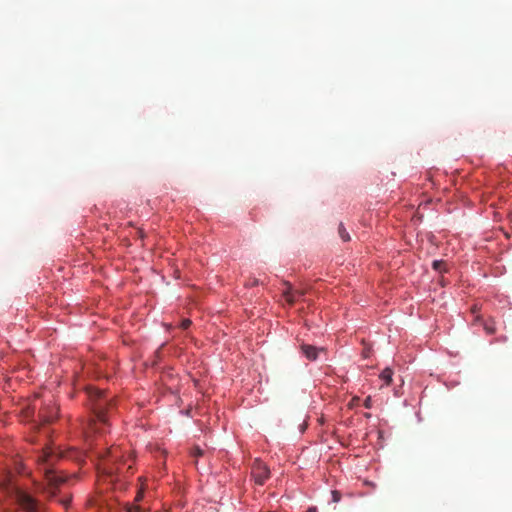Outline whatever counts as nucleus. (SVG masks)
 <instances>
[{"instance_id":"2eb2a0df","label":"nucleus","mask_w":512,"mask_h":512,"mask_svg":"<svg viewBox=\"0 0 512 512\" xmlns=\"http://www.w3.org/2000/svg\"><path fill=\"white\" fill-rule=\"evenodd\" d=\"M191 325V321L189 319H185L181 322L182 329H187Z\"/></svg>"},{"instance_id":"aec40b11","label":"nucleus","mask_w":512,"mask_h":512,"mask_svg":"<svg viewBox=\"0 0 512 512\" xmlns=\"http://www.w3.org/2000/svg\"><path fill=\"white\" fill-rule=\"evenodd\" d=\"M307 512H318L317 508L316 507H309L307 509Z\"/></svg>"},{"instance_id":"39448f33","label":"nucleus","mask_w":512,"mask_h":512,"mask_svg":"<svg viewBox=\"0 0 512 512\" xmlns=\"http://www.w3.org/2000/svg\"><path fill=\"white\" fill-rule=\"evenodd\" d=\"M58 407L49 403L42 407L39 411V418L43 423H51L57 418Z\"/></svg>"},{"instance_id":"1a4fd4ad","label":"nucleus","mask_w":512,"mask_h":512,"mask_svg":"<svg viewBox=\"0 0 512 512\" xmlns=\"http://www.w3.org/2000/svg\"><path fill=\"white\" fill-rule=\"evenodd\" d=\"M101 457L105 458V457H110L112 458L113 460L115 461H118V460H121L123 459V455L121 454V451L119 449V447H110L107 451H106V454L105 455H101Z\"/></svg>"},{"instance_id":"f257e3e1","label":"nucleus","mask_w":512,"mask_h":512,"mask_svg":"<svg viewBox=\"0 0 512 512\" xmlns=\"http://www.w3.org/2000/svg\"><path fill=\"white\" fill-rule=\"evenodd\" d=\"M58 456L50 447L42 450L37 458L38 468L43 473L44 482L39 485V492L45 495L48 499L55 498L57 492H61L60 487L64 485L67 477L61 475L55 469V463Z\"/></svg>"},{"instance_id":"5701e85b","label":"nucleus","mask_w":512,"mask_h":512,"mask_svg":"<svg viewBox=\"0 0 512 512\" xmlns=\"http://www.w3.org/2000/svg\"><path fill=\"white\" fill-rule=\"evenodd\" d=\"M364 356L368 357V351H364Z\"/></svg>"},{"instance_id":"20e7f679","label":"nucleus","mask_w":512,"mask_h":512,"mask_svg":"<svg viewBox=\"0 0 512 512\" xmlns=\"http://www.w3.org/2000/svg\"><path fill=\"white\" fill-rule=\"evenodd\" d=\"M251 475L256 484L263 485L270 476V470L261 460L255 459L252 464Z\"/></svg>"},{"instance_id":"a211bd4d","label":"nucleus","mask_w":512,"mask_h":512,"mask_svg":"<svg viewBox=\"0 0 512 512\" xmlns=\"http://www.w3.org/2000/svg\"><path fill=\"white\" fill-rule=\"evenodd\" d=\"M143 498V491L140 490L136 495L135 501H140Z\"/></svg>"},{"instance_id":"9b49d317","label":"nucleus","mask_w":512,"mask_h":512,"mask_svg":"<svg viewBox=\"0 0 512 512\" xmlns=\"http://www.w3.org/2000/svg\"><path fill=\"white\" fill-rule=\"evenodd\" d=\"M338 234L344 242L350 241V235L345 229L343 223H340L338 226Z\"/></svg>"},{"instance_id":"412c9836","label":"nucleus","mask_w":512,"mask_h":512,"mask_svg":"<svg viewBox=\"0 0 512 512\" xmlns=\"http://www.w3.org/2000/svg\"><path fill=\"white\" fill-rule=\"evenodd\" d=\"M140 508L139 507H135L133 510H130V512H140Z\"/></svg>"},{"instance_id":"dca6fc26","label":"nucleus","mask_w":512,"mask_h":512,"mask_svg":"<svg viewBox=\"0 0 512 512\" xmlns=\"http://www.w3.org/2000/svg\"><path fill=\"white\" fill-rule=\"evenodd\" d=\"M444 263L442 261H434L432 266L435 270H440V267L443 265Z\"/></svg>"},{"instance_id":"9d476101","label":"nucleus","mask_w":512,"mask_h":512,"mask_svg":"<svg viewBox=\"0 0 512 512\" xmlns=\"http://www.w3.org/2000/svg\"><path fill=\"white\" fill-rule=\"evenodd\" d=\"M392 375V370L385 368L380 374V379L383 380L386 385H389L392 382Z\"/></svg>"},{"instance_id":"4be33fe9","label":"nucleus","mask_w":512,"mask_h":512,"mask_svg":"<svg viewBox=\"0 0 512 512\" xmlns=\"http://www.w3.org/2000/svg\"><path fill=\"white\" fill-rule=\"evenodd\" d=\"M257 284H258V280L257 279L253 280V282L251 283L252 286H255Z\"/></svg>"},{"instance_id":"f03ea898","label":"nucleus","mask_w":512,"mask_h":512,"mask_svg":"<svg viewBox=\"0 0 512 512\" xmlns=\"http://www.w3.org/2000/svg\"><path fill=\"white\" fill-rule=\"evenodd\" d=\"M87 395L94 414V418L88 424V431L100 433L104 431L107 423L106 412L113 406L112 399L108 398L103 390L94 387L87 388Z\"/></svg>"},{"instance_id":"ddd939ff","label":"nucleus","mask_w":512,"mask_h":512,"mask_svg":"<svg viewBox=\"0 0 512 512\" xmlns=\"http://www.w3.org/2000/svg\"><path fill=\"white\" fill-rule=\"evenodd\" d=\"M332 501L337 503L341 500V493L337 490L332 491Z\"/></svg>"},{"instance_id":"6ab92c4d","label":"nucleus","mask_w":512,"mask_h":512,"mask_svg":"<svg viewBox=\"0 0 512 512\" xmlns=\"http://www.w3.org/2000/svg\"><path fill=\"white\" fill-rule=\"evenodd\" d=\"M471 311H472L473 314H476L479 311V309H478V307L476 305H474L472 307Z\"/></svg>"},{"instance_id":"423d86ee","label":"nucleus","mask_w":512,"mask_h":512,"mask_svg":"<svg viewBox=\"0 0 512 512\" xmlns=\"http://www.w3.org/2000/svg\"><path fill=\"white\" fill-rule=\"evenodd\" d=\"M284 285L286 288L283 290L282 295L289 305H293L298 298L304 295L303 291L293 290L289 283H284Z\"/></svg>"},{"instance_id":"7ed1b4c3","label":"nucleus","mask_w":512,"mask_h":512,"mask_svg":"<svg viewBox=\"0 0 512 512\" xmlns=\"http://www.w3.org/2000/svg\"><path fill=\"white\" fill-rule=\"evenodd\" d=\"M3 493L18 505V512H45L41 504L27 492L20 489L10 478L6 477L1 483Z\"/></svg>"},{"instance_id":"f8f14e48","label":"nucleus","mask_w":512,"mask_h":512,"mask_svg":"<svg viewBox=\"0 0 512 512\" xmlns=\"http://www.w3.org/2000/svg\"><path fill=\"white\" fill-rule=\"evenodd\" d=\"M57 501L63 505L65 508H67L71 502V496L70 495H64L57 499Z\"/></svg>"},{"instance_id":"b1692460","label":"nucleus","mask_w":512,"mask_h":512,"mask_svg":"<svg viewBox=\"0 0 512 512\" xmlns=\"http://www.w3.org/2000/svg\"><path fill=\"white\" fill-rule=\"evenodd\" d=\"M139 235H140V237L144 236L142 231L139 232Z\"/></svg>"},{"instance_id":"6e6552de","label":"nucleus","mask_w":512,"mask_h":512,"mask_svg":"<svg viewBox=\"0 0 512 512\" xmlns=\"http://www.w3.org/2000/svg\"><path fill=\"white\" fill-rule=\"evenodd\" d=\"M481 324L483 326V329L488 335H492L496 332V327L493 320L485 321L483 320L479 315H476L474 319V324Z\"/></svg>"},{"instance_id":"f3484780","label":"nucleus","mask_w":512,"mask_h":512,"mask_svg":"<svg viewBox=\"0 0 512 512\" xmlns=\"http://www.w3.org/2000/svg\"><path fill=\"white\" fill-rule=\"evenodd\" d=\"M364 406H365L366 408H368V409H369V408H371V406H372V400H371V397H370V396H368V397L365 399V401H364Z\"/></svg>"},{"instance_id":"4468645a","label":"nucleus","mask_w":512,"mask_h":512,"mask_svg":"<svg viewBox=\"0 0 512 512\" xmlns=\"http://www.w3.org/2000/svg\"><path fill=\"white\" fill-rule=\"evenodd\" d=\"M203 455V450L200 447H194L192 450V456L200 457Z\"/></svg>"},{"instance_id":"0eeeda50","label":"nucleus","mask_w":512,"mask_h":512,"mask_svg":"<svg viewBox=\"0 0 512 512\" xmlns=\"http://www.w3.org/2000/svg\"><path fill=\"white\" fill-rule=\"evenodd\" d=\"M301 351H302L303 355L310 361H315L320 352H325V350L323 348H317V347H315L313 345H309V344H302Z\"/></svg>"}]
</instances>
